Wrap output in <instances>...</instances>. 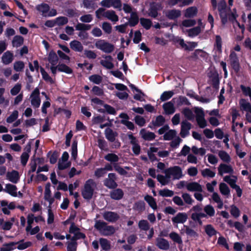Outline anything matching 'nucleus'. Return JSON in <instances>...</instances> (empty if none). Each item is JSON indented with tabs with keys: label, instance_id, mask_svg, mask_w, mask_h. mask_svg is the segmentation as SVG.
<instances>
[{
	"label": "nucleus",
	"instance_id": "1",
	"mask_svg": "<svg viewBox=\"0 0 251 251\" xmlns=\"http://www.w3.org/2000/svg\"><path fill=\"white\" fill-rule=\"evenodd\" d=\"M96 17L100 19L104 17L113 22H117L119 20L118 16L113 10H107L105 11L102 8H100L96 11Z\"/></svg>",
	"mask_w": 251,
	"mask_h": 251
},
{
	"label": "nucleus",
	"instance_id": "2",
	"mask_svg": "<svg viewBox=\"0 0 251 251\" xmlns=\"http://www.w3.org/2000/svg\"><path fill=\"white\" fill-rule=\"evenodd\" d=\"M96 187L95 182L92 179L88 180L84 185V188L82 194L85 199H91L94 194V191Z\"/></svg>",
	"mask_w": 251,
	"mask_h": 251
},
{
	"label": "nucleus",
	"instance_id": "3",
	"mask_svg": "<svg viewBox=\"0 0 251 251\" xmlns=\"http://www.w3.org/2000/svg\"><path fill=\"white\" fill-rule=\"evenodd\" d=\"M96 47L105 53H110L114 50V46L104 40L99 39L95 43Z\"/></svg>",
	"mask_w": 251,
	"mask_h": 251
},
{
	"label": "nucleus",
	"instance_id": "4",
	"mask_svg": "<svg viewBox=\"0 0 251 251\" xmlns=\"http://www.w3.org/2000/svg\"><path fill=\"white\" fill-rule=\"evenodd\" d=\"M167 174L169 178L173 179H178L182 176V172L181 168L177 166L169 168L164 171Z\"/></svg>",
	"mask_w": 251,
	"mask_h": 251
},
{
	"label": "nucleus",
	"instance_id": "5",
	"mask_svg": "<svg viewBox=\"0 0 251 251\" xmlns=\"http://www.w3.org/2000/svg\"><path fill=\"white\" fill-rule=\"evenodd\" d=\"M196 120L201 128H204L207 126V122L204 119V115L201 109L196 108L195 110Z\"/></svg>",
	"mask_w": 251,
	"mask_h": 251
},
{
	"label": "nucleus",
	"instance_id": "6",
	"mask_svg": "<svg viewBox=\"0 0 251 251\" xmlns=\"http://www.w3.org/2000/svg\"><path fill=\"white\" fill-rule=\"evenodd\" d=\"M30 98L31 104L33 107L38 108L40 106L41 100L39 97V90L38 88H36L33 91Z\"/></svg>",
	"mask_w": 251,
	"mask_h": 251
},
{
	"label": "nucleus",
	"instance_id": "7",
	"mask_svg": "<svg viewBox=\"0 0 251 251\" xmlns=\"http://www.w3.org/2000/svg\"><path fill=\"white\" fill-rule=\"evenodd\" d=\"M116 180V176L115 174L110 173L108 175V177L104 179V185L110 189L116 188L117 186Z\"/></svg>",
	"mask_w": 251,
	"mask_h": 251
},
{
	"label": "nucleus",
	"instance_id": "8",
	"mask_svg": "<svg viewBox=\"0 0 251 251\" xmlns=\"http://www.w3.org/2000/svg\"><path fill=\"white\" fill-rule=\"evenodd\" d=\"M218 9L222 19L223 23H225L226 20L227 11L226 9V3L224 0H222L218 4Z\"/></svg>",
	"mask_w": 251,
	"mask_h": 251
},
{
	"label": "nucleus",
	"instance_id": "9",
	"mask_svg": "<svg viewBox=\"0 0 251 251\" xmlns=\"http://www.w3.org/2000/svg\"><path fill=\"white\" fill-rule=\"evenodd\" d=\"M100 4L107 8L113 7L115 8H121L122 6L120 0H103Z\"/></svg>",
	"mask_w": 251,
	"mask_h": 251
},
{
	"label": "nucleus",
	"instance_id": "10",
	"mask_svg": "<svg viewBox=\"0 0 251 251\" xmlns=\"http://www.w3.org/2000/svg\"><path fill=\"white\" fill-rule=\"evenodd\" d=\"M188 216L186 213L179 212L172 218V221L174 225L183 224L187 220Z\"/></svg>",
	"mask_w": 251,
	"mask_h": 251
},
{
	"label": "nucleus",
	"instance_id": "11",
	"mask_svg": "<svg viewBox=\"0 0 251 251\" xmlns=\"http://www.w3.org/2000/svg\"><path fill=\"white\" fill-rule=\"evenodd\" d=\"M6 177L9 181L13 183H17L20 179V176L18 172L12 170L6 173Z\"/></svg>",
	"mask_w": 251,
	"mask_h": 251
},
{
	"label": "nucleus",
	"instance_id": "12",
	"mask_svg": "<svg viewBox=\"0 0 251 251\" xmlns=\"http://www.w3.org/2000/svg\"><path fill=\"white\" fill-rule=\"evenodd\" d=\"M15 220V217L11 218L9 221H4L3 219L0 218V226L3 230H9L11 228Z\"/></svg>",
	"mask_w": 251,
	"mask_h": 251
},
{
	"label": "nucleus",
	"instance_id": "13",
	"mask_svg": "<svg viewBox=\"0 0 251 251\" xmlns=\"http://www.w3.org/2000/svg\"><path fill=\"white\" fill-rule=\"evenodd\" d=\"M191 127V124L186 121H184L181 123L180 134L182 137L184 138L189 134Z\"/></svg>",
	"mask_w": 251,
	"mask_h": 251
},
{
	"label": "nucleus",
	"instance_id": "14",
	"mask_svg": "<svg viewBox=\"0 0 251 251\" xmlns=\"http://www.w3.org/2000/svg\"><path fill=\"white\" fill-rule=\"evenodd\" d=\"M102 216L105 220L109 222H114L119 218V216L116 213L111 211L104 212Z\"/></svg>",
	"mask_w": 251,
	"mask_h": 251
},
{
	"label": "nucleus",
	"instance_id": "15",
	"mask_svg": "<svg viewBox=\"0 0 251 251\" xmlns=\"http://www.w3.org/2000/svg\"><path fill=\"white\" fill-rule=\"evenodd\" d=\"M156 245L161 250H167L170 247V244L166 239L158 237L156 239Z\"/></svg>",
	"mask_w": 251,
	"mask_h": 251
},
{
	"label": "nucleus",
	"instance_id": "16",
	"mask_svg": "<svg viewBox=\"0 0 251 251\" xmlns=\"http://www.w3.org/2000/svg\"><path fill=\"white\" fill-rule=\"evenodd\" d=\"M186 188L189 191H195L201 192L202 191V186L196 182L188 183L186 185Z\"/></svg>",
	"mask_w": 251,
	"mask_h": 251
},
{
	"label": "nucleus",
	"instance_id": "17",
	"mask_svg": "<svg viewBox=\"0 0 251 251\" xmlns=\"http://www.w3.org/2000/svg\"><path fill=\"white\" fill-rule=\"evenodd\" d=\"M142 138L146 140L151 141L154 139L155 135L153 132L147 131L145 129H142L140 131Z\"/></svg>",
	"mask_w": 251,
	"mask_h": 251
},
{
	"label": "nucleus",
	"instance_id": "18",
	"mask_svg": "<svg viewBox=\"0 0 251 251\" xmlns=\"http://www.w3.org/2000/svg\"><path fill=\"white\" fill-rule=\"evenodd\" d=\"M113 59L111 56H105L103 59L100 61V64L107 69H112L114 67L112 63Z\"/></svg>",
	"mask_w": 251,
	"mask_h": 251
},
{
	"label": "nucleus",
	"instance_id": "19",
	"mask_svg": "<svg viewBox=\"0 0 251 251\" xmlns=\"http://www.w3.org/2000/svg\"><path fill=\"white\" fill-rule=\"evenodd\" d=\"M163 108L167 114H172L175 112V108L172 101L165 103L163 105Z\"/></svg>",
	"mask_w": 251,
	"mask_h": 251
},
{
	"label": "nucleus",
	"instance_id": "20",
	"mask_svg": "<svg viewBox=\"0 0 251 251\" xmlns=\"http://www.w3.org/2000/svg\"><path fill=\"white\" fill-rule=\"evenodd\" d=\"M180 15V11L178 10L173 9L167 11L165 12L166 16L171 20H174L179 17Z\"/></svg>",
	"mask_w": 251,
	"mask_h": 251
},
{
	"label": "nucleus",
	"instance_id": "21",
	"mask_svg": "<svg viewBox=\"0 0 251 251\" xmlns=\"http://www.w3.org/2000/svg\"><path fill=\"white\" fill-rule=\"evenodd\" d=\"M3 191L12 196H17V187L14 185L11 184H6L5 188Z\"/></svg>",
	"mask_w": 251,
	"mask_h": 251
},
{
	"label": "nucleus",
	"instance_id": "22",
	"mask_svg": "<svg viewBox=\"0 0 251 251\" xmlns=\"http://www.w3.org/2000/svg\"><path fill=\"white\" fill-rule=\"evenodd\" d=\"M13 59V54L9 51L5 52L2 56V62L5 65L10 64Z\"/></svg>",
	"mask_w": 251,
	"mask_h": 251
},
{
	"label": "nucleus",
	"instance_id": "23",
	"mask_svg": "<svg viewBox=\"0 0 251 251\" xmlns=\"http://www.w3.org/2000/svg\"><path fill=\"white\" fill-rule=\"evenodd\" d=\"M36 9L41 13L43 16L47 17L49 10V6L47 4L42 3L36 6Z\"/></svg>",
	"mask_w": 251,
	"mask_h": 251
},
{
	"label": "nucleus",
	"instance_id": "24",
	"mask_svg": "<svg viewBox=\"0 0 251 251\" xmlns=\"http://www.w3.org/2000/svg\"><path fill=\"white\" fill-rule=\"evenodd\" d=\"M70 45L71 48L76 51L81 52L82 51L83 49L81 43L76 40H74L70 42Z\"/></svg>",
	"mask_w": 251,
	"mask_h": 251
},
{
	"label": "nucleus",
	"instance_id": "25",
	"mask_svg": "<svg viewBox=\"0 0 251 251\" xmlns=\"http://www.w3.org/2000/svg\"><path fill=\"white\" fill-rule=\"evenodd\" d=\"M241 109L247 112L251 113V104L245 99H241L240 101Z\"/></svg>",
	"mask_w": 251,
	"mask_h": 251
},
{
	"label": "nucleus",
	"instance_id": "26",
	"mask_svg": "<svg viewBox=\"0 0 251 251\" xmlns=\"http://www.w3.org/2000/svg\"><path fill=\"white\" fill-rule=\"evenodd\" d=\"M219 173L222 175L223 174L229 173L233 171L230 166L226 164H221L218 168Z\"/></svg>",
	"mask_w": 251,
	"mask_h": 251
},
{
	"label": "nucleus",
	"instance_id": "27",
	"mask_svg": "<svg viewBox=\"0 0 251 251\" xmlns=\"http://www.w3.org/2000/svg\"><path fill=\"white\" fill-rule=\"evenodd\" d=\"M105 134L106 138L111 142H113L117 136V134L109 128L105 129Z\"/></svg>",
	"mask_w": 251,
	"mask_h": 251
},
{
	"label": "nucleus",
	"instance_id": "28",
	"mask_svg": "<svg viewBox=\"0 0 251 251\" xmlns=\"http://www.w3.org/2000/svg\"><path fill=\"white\" fill-rule=\"evenodd\" d=\"M58 57L55 52L51 51L49 53L48 60L51 65H56L58 62Z\"/></svg>",
	"mask_w": 251,
	"mask_h": 251
},
{
	"label": "nucleus",
	"instance_id": "29",
	"mask_svg": "<svg viewBox=\"0 0 251 251\" xmlns=\"http://www.w3.org/2000/svg\"><path fill=\"white\" fill-rule=\"evenodd\" d=\"M165 176L158 175L157 176L158 181L162 185H165L168 184L170 181V178L167 174H165Z\"/></svg>",
	"mask_w": 251,
	"mask_h": 251
},
{
	"label": "nucleus",
	"instance_id": "30",
	"mask_svg": "<svg viewBox=\"0 0 251 251\" xmlns=\"http://www.w3.org/2000/svg\"><path fill=\"white\" fill-rule=\"evenodd\" d=\"M17 243L11 242L8 244H4L0 248V251H11L16 248Z\"/></svg>",
	"mask_w": 251,
	"mask_h": 251
},
{
	"label": "nucleus",
	"instance_id": "31",
	"mask_svg": "<svg viewBox=\"0 0 251 251\" xmlns=\"http://www.w3.org/2000/svg\"><path fill=\"white\" fill-rule=\"evenodd\" d=\"M144 199L153 209L155 210L157 208V204L155 200L153 197L149 195H147L145 197Z\"/></svg>",
	"mask_w": 251,
	"mask_h": 251
},
{
	"label": "nucleus",
	"instance_id": "32",
	"mask_svg": "<svg viewBox=\"0 0 251 251\" xmlns=\"http://www.w3.org/2000/svg\"><path fill=\"white\" fill-rule=\"evenodd\" d=\"M110 196L113 199L119 200L122 198L123 196V192L121 189H117L111 192Z\"/></svg>",
	"mask_w": 251,
	"mask_h": 251
},
{
	"label": "nucleus",
	"instance_id": "33",
	"mask_svg": "<svg viewBox=\"0 0 251 251\" xmlns=\"http://www.w3.org/2000/svg\"><path fill=\"white\" fill-rule=\"evenodd\" d=\"M138 21L139 19L137 14L135 12H132L131 14L128 25L129 24L130 26H133L138 24Z\"/></svg>",
	"mask_w": 251,
	"mask_h": 251
},
{
	"label": "nucleus",
	"instance_id": "34",
	"mask_svg": "<svg viewBox=\"0 0 251 251\" xmlns=\"http://www.w3.org/2000/svg\"><path fill=\"white\" fill-rule=\"evenodd\" d=\"M197 13V8L195 7H191L186 10L184 16L186 17H193L196 15Z\"/></svg>",
	"mask_w": 251,
	"mask_h": 251
},
{
	"label": "nucleus",
	"instance_id": "35",
	"mask_svg": "<svg viewBox=\"0 0 251 251\" xmlns=\"http://www.w3.org/2000/svg\"><path fill=\"white\" fill-rule=\"evenodd\" d=\"M196 24V21L194 20L188 19L184 20L180 26L182 30H184L185 27H189L194 25Z\"/></svg>",
	"mask_w": 251,
	"mask_h": 251
},
{
	"label": "nucleus",
	"instance_id": "36",
	"mask_svg": "<svg viewBox=\"0 0 251 251\" xmlns=\"http://www.w3.org/2000/svg\"><path fill=\"white\" fill-rule=\"evenodd\" d=\"M24 39L21 36H15L12 41V44L14 47H19L23 44Z\"/></svg>",
	"mask_w": 251,
	"mask_h": 251
},
{
	"label": "nucleus",
	"instance_id": "37",
	"mask_svg": "<svg viewBox=\"0 0 251 251\" xmlns=\"http://www.w3.org/2000/svg\"><path fill=\"white\" fill-rule=\"evenodd\" d=\"M184 227L185 228V232L187 235L194 238L198 237V235L194 230L186 226H184Z\"/></svg>",
	"mask_w": 251,
	"mask_h": 251
},
{
	"label": "nucleus",
	"instance_id": "38",
	"mask_svg": "<svg viewBox=\"0 0 251 251\" xmlns=\"http://www.w3.org/2000/svg\"><path fill=\"white\" fill-rule=\"evenodd\" d=\"M176 135V132L175 130H169L164 135V139L165 140H171Z\"/></svg>",
	"mask_w": 251,
	"mask_h": 251
},
{
	"label": "nucleus",
	"instance_id": "39",
	"mask_svg": "<svg viewBox=\"0 0 251 251\" xmlns=\"http://www.w3.org/2000/svg\"><path fill=\"white\" fill-rule=\"evenodd\" d=\"M114 232L115 229L112 226L106 225L101 233L104 235H109L114 233Z\"/></svg>",
	"mask_w": 251,
	"mask_h": 251
},
{
	"label": "nucleus",
	"instance_id": "40",
	"mask_svg": "<svg viewBox=\"0 0 251 251\" xmlns=\"http://www.w3.org/2000/svg\"><path fill=\"white\" fill-rule=\"evenodd\" d=\"M161 8L160 4H157L155 8L153 5L151 6L150 9L149 15L152 17H156L157 15V11L161 9Z\"/></svg>",
	"mask_w": 251,
	"mask_h": 251
},
{
	"label": "nucleus",
	"instance_id": "41",
	"mask_svg": "<svg viewBox=\"0 0 251 251\" xmlns=\"http://www.w3.org/2000/svg\"><path fill=\"white\" fill-rule=\"evenodd\" d=\"M169 236L170 238L174 242L178 244L182 243L181 237L177 233L172 232L169 234Z\"/></svg>",
	"mask_w": 251,
	"mask_h": 251
},
{
	"label": "nucleus",
	"instance_id": "42",
	"mask_svg": "<svg viewBox=\"0 0 251 251\" xmlns=\"http://www.w3.org/2000/svg\"><path fill=\"white\" fill-rule=\"evenodd\" d=\"M174 94L173 91H165L160 96V100L162 101H166L170 99Z\"/></svg>",
	"mask_w": 251,
	"mask_h": 251
},
{
	"label": "nucleus",
	"instance_id": "43",
	"mask_svg": "<svg viewBox=\"0 0 251 251\" xmlns=\"http://www.w3.org/2000/svg\"><path fill=\"white\" fill-rule=\"evenodd\" d=\"M58 70L70 74L72 73V70L67 65L61 64L57 66Z\"/></svg>",
	"mask_w": 251,
	"mask_h": 251
},
{
	"label": "nucleus",
	"instance_id": "44",
	"mask_svg": "<svg viewBox=\"0 0 251 251\" xmlns=\"http://www.w3.org/2000/svg\"><path fill=\"white\" fill-rule=\"evenodd\" d=\"M159 194L162 197H170L174 195V192L168 189H164L159 191Z\"/></svg>",
	"mask_w": 251,
	"mask_h": 251
},
{
	"label": "nucleus",
	"instance_id": "45",
	"mask_svg": "<svg viewBox=\"0 0 251 251\" xmlns=\"http://www.w3.org/2000/svg\"><path fill=\"white\" fill-rule=\"evenodd\" d=\"M13 67L14 70L16 72H21L23 71L25 68V64L22 61H16L14 63Z\"/></svg>",
	"mask_w": 251,
	"mask_h": 251
},
{
	"label": "nucleus",
	"instance_id": "46",
	"mask_svg": "<svg viewBox=\"0 0 251 251\" xmlns=\"http://www.w3.org/2000/svg\"><path fill=\"white\" fill-rule=\"evenodd\" d=\"M18 111L17 110H14V111L12 112L10 115L7 118V123H12L17 119V118L18 117Z\"/></svg>",
	"mask_w": 251,
	"mask_h": 251
},
{
	"label": "nucleus",
	"instance_id": "47",
	"mask_svg": "<svg viewBox=\"0 0 251 251\" xmlns=\"http://www.w3.org/2000/svg\"><path fill=\"white\" fill-rule=\"evenodd\" d=\"M202 176L204 177H213L215 173L209 169H204L201 171Z\"/></svg>",
	"mask_w": 251,
	"mask_h": 251
},
{
	"label": "nucleus",
	"instance_id": "48",
	"mask_svg": "<svg viewBox=\"0 0 251 251\" xmlns=\"http://www.w3.org/2000/svg\"><path fill=\"white\" fill-rule=\"evenodd\" d=\"M182 198H183L184 202L189 205H192L194 202V200L192 199L191 196L188 193H183L182 195Z\"/></svg>",
	"mask_w": 251,
	"mask_h": 251
},
{
	"label": "nucleus",
	"instance_id": "49",
	"mask_svg": "<svg viewBox=\"0 0 251 251\" xmlns=\"http://www.w3.org/2000/svg\"><path fill=\"white\" fill-rule=\"evenodd\" d=\"M191 150L192 152L196 155H200L201 156H202L206 152L205 150L204 149L202 148H198L196 146H193L192 147Z\"/></svg>",
	"mask_w": 251,
	"mask_h": 251
},
{
	"label": "nucleus",
	"instance_id": "50",
	"mask_svg": "<svg viewBox=\"0 0 251 251\" xmlns=\"http://www.w3.org/2000/svg\"><path fill=\"white\" fill-rule=\"evenodd\" d=\"M204 211L206 215L210 217L213 216L215 214V210L213 207L210 205H207L204 207Z\"/></svg>",
	"mask_w": 251,
	"mask_h": 251
},
{
	"label": "nucleus",
	"instance_id": "51",
	"mask_svg": "<svg viewBox=\"0 0 251 251\" xmlns=\"http://www.w3.org/2000/svg\"><path fill=\"white\" fill-rule=\"evenodd\" d=\"M139 227L143 230L147 231L150 228L149 223L146 220H141L138 223Z\"/></svg>",
	"mask_w": 251,
	"mask_h": 251
},
{
	"label": "nucleus",
	"instance_id": "52",
	"mask_svg": "<svg viewBox=\"0 0 251 251\" xmlns=\"http://www.w3.org/2000/svg\"><path fill=\"white\" fill-rule=\"evenodd\" d=\"M219 189L221 193L224 195L227 196L229 194L228 187L224 183L220 184Z\"/></svg>",
	"mask_w": 251,
	"mask_h": 251
},
{
	"label": "nucleus",
	"instance_id": "53",
	"mask_svg": "<svg viewBox=\"0 0 251 251\" xmlns=\"http://www.w3.org/2000/svg\"><path fill=\"white\" fill-rule=\"evenodd\" d=\"M71 166V163L69 161L59 160L58 162V167L60 170H64Z\"/></svg>",
	"mask_w": 251,
	"mask_h": 251
},
{
	"label": "nucleus",
	"instance_id": "54",
	"mask_svg": "<svg viewBox=\"0 0 251 251\" xmlns=\"http://www.w3.org/2000/svg\"><path fill=\"white\" fill-rule=\"evenodd\" d=\"M71 155L72 158L75 160L77 155V142L74 141L72 146Z\"/></svg>",
	"mask_w": 251,
	"mask_h": 251
},
{
	"label": "nucleus",
	"instance_id": "55",
	"mask_svg": "<svg viewBox=\"0 0 251 251\" xmlns=\"http://www.w3.org/2000/svg\"><path fill=\"white\" fill-rule=\"evenodd\" d=\"M100 243L102 249L106 251L110 249V245L109 242L106 239L101 238L100 240Z\"/></svg>",
	"mask_w": 251,
	"mask_h": 251
},
{
	"label": "nucleus",
	"instance_id": "56",
	"mask_svg": "<svg viewBox=\"0 0 251 251\" xmlns=\"http://www.w3.org/2000/svg\"><path fill=\"white\" fill-rule=\"evenodd\" d=\"M40 72L42 75V77L45 80L50 83H53V79L49 75L48 73L44 70L43 68H41Z\"/></svg>",
	"mask_w": 251,
	"mask_h": 251
},
{
	"label": "nucleus",
	"instance_id": "57",
	"mask_svg": "<svg viewBox=\"0 0 251 251\" xmlns=\"http://www.w3.org/2000/svg\"><path fill=\"white\" fill-rule=\"evenodd\" d=\"M56 25H62L66 24L68 20L67 18L65 17H59L55 19Z\"/></svg>",
	"mask_w": 251,
	"mask_h": 251
},
{
	"label": "nucleus",
	"instance_id": "58",
	"mask_svg": "<svg viewBox=\"0 0 251 251\" xmlns=\"http://www.w3.org/2000/svg\"><path fill=\"white\" fill-rule=\"evenodd\" d=\"M140 23L142 25L147 29H149L151 25V21L150 20L145 18H141Z\"/></svg>",
	"mask_w": 251,
	"mask_h": 251
},
{
	"label": "nucleus",
	"instance_id": "59",
	"mask_svg": "<svg viewBox=\"0 0 251 251\" xmlns=\"http://www.w3.org/2000/svg\"><path fill=\"white\" fill-rule=\"evenodd\" d=\"M106 225V223L103 221H97L95 224V227L101 233Z\"/></svg>",
	"mask_w": 251,
	"mask_h": 251
},
{
	"label": "nucleus",
	"instance_id": "60",
	"mask_svg": "<svg viewBox=\"0 0 251 251\" xmlns=\"http://www.w3.org/2000/svg\"><path fill=\"white\" fill-rule=\"evenodd\" d=\"M224 181L228 183L231 187L235 188V180L233 176H226L224 178Z\"/></svg>",
	"mask_w": 251,
	"mask_h": 251
},
{
	"label": "nucleus",
	"instance_id": "61",
	"mask_svg": "<svg viewBox=\"0 0 251 251\" xmlns=\"http://www.w3.org/2000/svg\"><path fill=\"white\" fill-rule=\"evenodd\" d=\"M201 31L200 26H197L190 29L188 31V34L189 36L193 37L197 35Z\"/></svg>",
	"mask_w": 251,
	"mask_h": 251
},
{
	"label": "nucleus",
	"instance_id": "62",
	"mask_svg": "<svg viewBox=\"0 0 251 251\" xmlns=\"http://www.w3.org/2000/svg\"><path fill=\"white\" fill-rule=\"evenodd\" d=\"M91 28L90 25H86L82 23H78L76 26L75 28L77 30H88Z\"/></svg>",
	"mask_w": 251,
	"mask_h": 251
},
{
	"label": "nucleus",
	"instance_id": "63",
	"mask_svg": "<svg viewBox=\"0 0 251 251\" xmlns=\"http://www.w3.org/2000/svg\"><path fill=\"white\" fill-rule=\"evenodd\" d=\"M182 113L188 120H191L194 119V114L193 112L189 108H185L183 109Z\"/></svg>",
	"mask_w": 251,
	"mask_h": 251
},
{
	"label": "nucleus",
	"instance_id": "64",
	"mask_svg": "<svg viewBox=\"0 0 251 251\" xmlns=\"http://www.w3.org/2000/svg\"><path fill=\"white\" fill-rule=\"evenodd\" d=\"M77 243L76 241L72 240L68 243L67 251H76Z\"/></svg>",
	"mask_w": 251,
	"mask_h": 251
}]
</instances>
